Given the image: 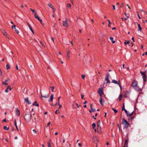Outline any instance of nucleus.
<instances>
[{
	"mask_svg": "<svg viewBox=\"0 0 147 147\" xmlns=\"http://www.w3.org/2000/svg\"><path fill=\"white\" fill-rule=\"evenodd\" d=\"M131 86L137 91H139L141 90V88L139 87L138 85V83L137 81H135L133 82L132 83Z\"/></svg>",
	"mask_w": 147,
	"mask_h": 147,
	"instance_id": "1",
	"label": "nucleus"
},
{
	"mask_svg": "<svg viewBox=\"0 0 147 147\" xmlns=\"http://www.w3.org/2000/svg\"><path fill=\"white\" fill-rule=\"evenodd\" d=\"M24 119L27 122H29L31 119V115L29 113L26 114L25 116Z\"/></svg>",
	"mask_w": 147,
	"mask_h": 147,
	"instance_id": "2",
	"label": "nucleus"
},
{
	"mask_svg": "<svg viewBox=\"0 0 147 147\" xmlns=\"http://www.w3.org/2000/svg\"><path fill=\"white\" fill-rule=\"evenodd\" d=\"M122 123L125 125V127L127 128L129 125V123L127 122V121L124 118L122 119Z\"/></svg>",
	"mask_w": 147,
	"mask_h": 147,
	"instance_id": "3",
	"label": "nucleus"
},
{
	"mask_svg": "<svg viewBox=\"0 0 147 147\" xmlns=\"http://www.w3.org/2000/svg\"><path fill=\"white\" fill-rule=\"evenodd\" d=\"M112 82L113 83H114L115 84H118L121 90H122L121 87V85L119 84L120 81L119 80H118V82L117 81L115 80H112Z\"/></svg>",
	"mask_w": 147,
	"mask_h": 147,
	"instance_id": "4",
	"label": "nucleus"
},
{
	"mask_svg": "<svg viewBox=\"0 0 147 147\" xmlns=\"http://www.w3.org/2000/svg\"><path fill=\"white\" fill-rule=\"evenodd\" d=\"M98 92L100 96V97H102L103 94V89L102 88H99L98 90Z\"/></svg>",
	"mask_w": 147,
	"mask_h": 147,
	"instance_id": "5",
	"label": "nucleus"
},
{
	"mask_svg": "<svg viewBox=\"0 0 147 147\" xmlns=\"http://www.w3.org/2000/svg\"><path fill=\"white\" fill-rule=\"evenodd\" d=\"M62 24L64 27H65L66 28H68L69 26V24L67 22V21L66 20H65L63 21Z\"/></svg>",
	"mask_w": 147,
	"mask_h": 147,
	"instance_id": "6",
	"label": "nucleus"
},
{
	"mask_svg": "<svg viewBox=\"0 0 147 147\" xmlns=\"http://www.w3.org/2000/svg\"><path fill=\"white\" fill-rule=\"evenodd\" d=\"M30 10L32 11L33 14H34V17L35 18H39V17L37 15L36 12L34 10L32 9L31 8H30Z\"/></svg>",
	"mask_w": 147,
	"mask_h": 147,
	"instance_id": "7",
	"label": "nucleus"
},
{
	"mask_svg": "<svg viewBox=\"0 0 147 147\" xmlns=\"http://www.w3.org/2000/svg\"><path fill=\"white\" fill-rule=\"evenodd\" d=\"M109 74H107L106 76V77L105 78V80L106 81H107L106 84L109 83V84H110V81L109 80Z\"/></svg>",
	"mask_w": 147,
	"mask_h": 147,
	"instance_id": "8",
	"label": "nucleus"
},
{
	"mask_svg": "<svg viewBox=\"0 0 147 147\" xmlns=\"http://www.w3.org/2000/svg\"><path fill=\"white\" fill-rule=\"evenodd\" d=\"M140 73L142 76V78L143 79L144 81V82H145V81H146V75L145 74L144 72H141Z\"/></svg>",
	"mask_w": 147,
	"mask_h": 147,
	"instance_id": "9",
	"label": "nucleus"
},
{
	"mask_svg": "<svg viewBox=\"0 0 147 147\" xmlns=\"http://www.w3.org/2000/svg\"><path fill=\"white\" fill-rule=\"evenodd\" d=\"M48 5L53 10V13L55 12L56 11V9L51 3H49L48 4Z\"/></svg>",
	"mask_w": 147,
	"mask_h": 147,
	"instance_id": "10",
	"label": "nucleus"
},
{
	"mask_svg": "<svg viewBox=\"0 0 147 147\" xmlns=\"http://www.w3.org/2000/svg\"><path fill=\"white\" fill-rule=\"evenodd\" d=\"M104 100L102 98V97H100V102L102 106H103L104 105L103 103L104 102Z\"/></svg>",
	"mask_w": 147,
	"mask_h": 147,
	"instance_id": "11",
	"label": "nucleus"
},
{
	"mask_svg": "<svg viewBox=\"0 0 147 147\" xmlns=\"http://www.w3.org/2000/svg\"><path fill=\"white\" fill-rule=\"evenodd\" d=\"M123 110L125 112V113L126 114L127 116V117H129V116H131V115L133 114V112L131 113L128 114V112L125 109H124Z\"/></svg>",
	"mask_w": 147,
	"mask_h": 147,
	"instance_id": "12",
	"label": "nucleus"
},
{
	"mask_svg": "<svg viewBox=\"0 0 147 147\" xmlns=\"http://www.w3.org/2000/svg\"><path fill=\"white\" fill-rule=\"evenodd\" d=\"M97 130V132L99 134H100L101 133V130L100 126H98Z\"/></svg>",
	"mask_w": 147,
	"mask_h": 147,
	"instance_id": "13",
	"label": "nucleus"
},
{
	"mask_svg": "<svg viewBox=\"0 0 147 147\" xmlns=\"http://www.w3.org/2000/svg\"><path fill=\"white\" fill-rule=\"evenodd\" d=\"M125 94H124V96L125 97H128L129 95V92L128 91H126L125 92Z\"/></svg>",
	"mask_w": 147,
	"mask_h": 147,
	"instance_id": "14",
	"label": "nucleus"
},
{
	"mask_svg": "<svg viewBox=\"0 0 147 147\" xmlns=\"http://www.w3.org/2000/svg\"><path fill=\"white\" fill-rule=\"evenodd\" d=\"M9 89L10 90H11V88L9 86H7V88L5 90V92L6 93L8 92H9V91L8 90Z\"/></svg>",
	"mask_w": 147,
	"mask_h": 147,
	"instance_id": "15",
	"label": "nucleus"
},
{
	"mask_svg": "<svg viewBox=\"0 0 147 147\" xmlns=\"http://www.w3.org/2000/svg\"><path fill=\"white\" fill-rule=\"evenodd\" d=\"M16 114L18 116H19L20 115V112L18 109H16Z\"/></svg>",
	"mask_w": 147,
	"mask_h": 147,
	"instance_id": "16",
	"label": "nucleus"
},
{
	"mask_svg": "<svg viewBox=\"0 0 147 147\" xmlns=\"http://www.w3.org/2000/svg\"><path fill=\"white\" fill-rule=\"evenodd\" d=\"M41 95L42 97H44L45 98H48V97H49V95L48 94H47L45 95H43L41 93Z\"/></svg>",
	"mask_w": 147,
	"mask_h": 147,
	"instance_id": "17",
	"label": "nucleus"
},
{
	"mask_svg": "<svg viewBox=\"0 0 147 147\" xmlns=\"http://www.w3.org/2000/svg\"><path fill=\"white\" fill-rule=\"evenodd\" d=\"M27 24L30 29V30H31L33 34H34V32L32 30V28L31 26L28 23Z\"/></svg>",
	"mask_w": 147,
	"mask_h": 147,
	"instance_id": "18",
	"label": "nucleus"
},
{
	"mask_svg": "<svg viewBox=\"0 0 147 147\" xmlns=\"http://www.w3.org/2000/svg\"><path fill=\"white\" fill-rule=\"evenodd\" d=\"M28 98H25V101L28 104H30L31 103V102L28 100Z\"/></svg>",
	"mask_w": 147,
	"mask_h": 147,
	"instance_id": "19",
	"label": "nucleus"
},
{
	"mask_svg": "<svg viewBox=\"0 0 147 147\" xmlns=\"http://www.w3.org/2000/svg\"><path fill=\"white\" fill-rule=\"evenodd\" d=\"M128 143V141L126 140H125V144H124V146H125V147H127Z\"/></svg>",
	"mask_w": 147,
	"mask_h": 147,
	"instance_id": "20",
	"label": "nucleus"
},
{
	"mask_svg": "<svg viewBox=\"0 0 147 147\" xmlns=\"http://www.w3.org/2000/svg\"><path fill=\"white\" fill-rule=\"evenodd\" d=\"M137 24L138 27L139 28L138 29V30L140 31H141V27L140 25L138 23H137Z\"/></svg>",
	"mask_w": 147,
	"mask_h": 147,
	"instance_id": "21",
	"label": "nucleus"
},
{
	"mask_svg": "<svg viewBox=\"0 0 147 147\" xmlns=\"http://www.w3.org/2000/svg\"><path fill=\"white\" fill-rule=\"evenodd\" d=\"M109 38L110 40L112 41V42L113 43H114L115 42V41L113 40V38L111 36Z\"/></svg>",
	"mask_w": 147,
	"mask_h": 147,
	"instance_id": "22",
	"label": "nucleus"
},
{
	"mask_svg": "<svg viewBox=\"0 0 147 147\" xmlns=\"http://www.w3.org/2000/svg\"><path fill=\"white\" fill-rule=\"evenodd\" d=\"M54 97V95L53 94H52L51 95V98H50V101H53V99Z\"/></svg>",
	"mask_w": 147,
	"mask_h": 147,
	"instance_id": "23",
	"label": "nucleus"
},
{
	"mask_svg": "<svg viewBox=\"0 0 147 147\" xmlns=\"http://www.w3.org/2000/svg\"><path fill=\"white\" fill-rule=\"evenodd\" d=\"M33 105L37 107L39 106L38 104L37 103V102L36 101L33 104Z\"/></svg>",
	"mask_w": 147,
	"mask_h": 147,
	"instance_id": "24",
	"label": "nucleus"
},
{
	"mask_svg": "<svg viewBox=\"0 0 147 147\" xmlns=\"http://www.w3.org/2000/svg\"><path fill=\"white\" fill-rule=\"evenodd\" d=\"M88 58L87 57L85 59V62L86 63H89L90 62V60H88L87 59Z\"/></svg>",
	"mask_w": 147,
	"mask_h": 147,
	"instance_id": "25",
	"label": "nucleus"
},
{
	"mask_svg": "<svg viewBox=\"0 0 147 147\" xmlns=\"http://www.w3.org/2000/svg\"><path fill=\"white\" fill-rule=\"evenodd\" d=\"M6 68L7 69H9L10 68V65L9 63H7L6 65Z\"/></svg>",
	"mask_w": 147,
	"mask_h": 147,
	"instance_id": "26",
	"label": "nucleus"
},
{
	"mask_svg": "<svg viewBox=\"0 0 147 147\" xmlns=\"http://www.w3.org/2000/svg\"><path fill=\"white\" fill-rule=\"evenodd\" d=\"M3 128L5 130H8L9 129V127H7V126H5Z\"/></svg>",
	"mask_w": 147,
	"mask_h": 147,
	"instance_id": "27",
	"label": "nucleus"
},
{
	"mask_svg": "<svg viewBox=\"0 0 147 147\" xmlns=\"http://www.w3.org/2000/svg\"><path fill=\"white\" fill-rule=\"evenodd\" d=\"M122 94H120L119 95V100H121L122 98Z\"/></svg>",
	"mask_w": 147,
	"mask_h": 147,
	"instance_id": "28",
	"label": "nucleus"
},
{
	"mask_svg": "<svg viewBox=\"0 0 147 147\" xmlns=\"http://www.w3.org/2000/svg\"><path fill=\"white\" fill-rule=\"evenodd\" d=\"M3 34L5 35V36H7V33L5 31H4V30H3Z\"/></svg>",
	"mask_w": 147,
	"mask_h": 147,
	"instance_id": "29",
	"label": "nucleus"
},
{
	"mask_svg": "<svg viewBox=\"0 0 147 147\" xmlns=\"http://www.w3.org/2000/svg\"><path fill=\"white\" fill-rule=\"evenodd\" d=\"M140 11L141 12H142L143 13H144V14L146 15H147V12L145 11H144L142 9H140Z\"/></svg>",
	"mask_w": 147,
	"mask_h": 147,
	"instance_id": "30",
	"label": "nucleus"
},
{
	"mask_svg": "<svg viewBox=\"0 0 147 147\" xmlns=\"http://www.w3.org/2000/svg\"><path fill=\"white\" fill-rule=\"evenodd\" d=\"M100 120H99L97 123V126H100Z\"/></svg>",
	"mask_w": 147,
	"mask_h": 147,
	"instance_id": "31",
	"label": "nucleus"
},
{
	"mask_svg": "<svg viewBox=\"0 0 147 147\" xmlns=\"http://www.w3.org/2000/svg\"><path fill=\"white\" fill-rule=\"evenodd\" d=\"M67 57L69 58V52L68 51L67 53Z\"/></svg>",
	"mask_w": 147,
	"mask_h": 147,
	"instance_id": "32",
	"label": "nucleus"
},
{
	"mask_svg": "<svg viewBox=\"0 0 147 147\" xmlns=\"http://www.w3.org/2000/svg\"><path fill=\"white\" fill-rule=\"evenodd\" d=\"M107 21L109 22V24H108V26L109 27H110L111 22L110 20H108Z\"/></svg>",
	"mask_w": 147,
	"mask_h": 147,
	"instance_id": "33",
	"label": "nucleus"
},
{
	"mask_svg": "<svg viewBox=\"0 0 147 147\" xmlns=\"http://www.w3.org/2000/svg\"><path fill=\"white\" fill-rule=\"evenodd\" d=\"M96 125L94 123H93L92 124V127L93 129H94V128L95 127Z\"/></svg>",
	"mask_w": 147,
	"mask_h": 147,
	"instance_id": "34",
	"label": "nucleus"
},
{
	"mask_svg": "<svg viewBox=\"0 0 147 147\" xmlns=\"http://www.w3.org/2000/svg\"><path fill=\"white\" fill-rule=\"evenodd\" d=\"M48 147H51V143L49 142H47Z\"/></svg>",
	"mask_w": 147,
	"mask_h": 147,
	"instance_id": "35",
	"label": "nucleus"
},
{
	"mask_svg": "<svg viewBox=\"0 0 147 147\" xmlns=\"http://www.w3.org/2000/svg\"><path fill=\"white\" fill-rule=\"evenodd\" d=\"M81 77L83 79H84L85 78V75L84 74L82 75L81 76Z\"/></svg>",
	"mask_w": 147,
	"mask_h": 147,
	"instance_id": "36",
	"label": "nucleus"
},
{
	"mask_svg": "<svg viewBox=\"0 0 147 147\" xmlns=\"http://www.w3.org/2000/svg\"><path fill=\"white\" fill-rule=\"evenodd\" d=\"M50 88H51V91L53 92H54V87H50Z\"/></svg>",
	"mask_w": 147,
	"mask_h": 147,
	"instance_id": "37",
	"label": "nucleus"
},
{
	"mask_svg": "<svg viewBox=\"0 0 147 147\" xmlns=\"http://www.w3.org/2000/svg\"><path fill=\"white\" fill-rule=\"evenodd\" d=\"M32 131L34 134H36V131L35 129H33Z\"/></svg>",
	"mask_w": 147,
	"mask_h": 147,
	"instance_id": "38",
	"label": "nucleus"
},
{
	"mask_svg": "<svg viewBox=\"0 0 147 147\" xmlns=\"http://www.w3.org/2000/svg\"><path fill=\"white\" fill-rule=\"evenodd\" d=\"M124 43L125 44H129V41H127L126 42H124Z\"/></svg>",
	"mask_w": 147,
	"mask_h": 147,
	"instance_id": "39",
	"label": "nucleus"
},
{
	"mask_svg": "<svg viewBox=\"0 0 147 147\" xmlns=\"http://www.w3.org/2000/svg\"><path fill=\"white\" fill-rule=\"evenodd\" d=\"M59 113V112L58 110H56L55 111V113L56 114H57L58 113Z\"/></svg>",
	"mask_w": 147,
	"mask_h": 147,
	"instance_id": "40",
	"label": "nucleus"
},
{
	"mask_svg": "<svg viewBox=\"0 0 147 147\" xmlns=\"http://www.w3.org/2000/svg\"><path fill=\"white\" fill-rule=\"evenodd\" d=\"M125 15L126 16V17L127 18H129V15L127 14V13H125Z\"/></svg>",
	"mask_w": 147,
	"mask_h": 147,
	"instance_id": "41",
	"label": "nucleus"
},
{
	"mask_svg": "<svg viewBox=\"0 0 147 147\" xmlns=\"http://www.w3.org/2000/svg\"><path fill=\"white\" fill-rule=\"evenodd\" d=\"M38 19V20H39L40 22L41 23V24L42 25H43V24L42 23V20L41 19Z\"/></svg>",
	"mask_w": 147,
	"mask_h": 147,
	"instance_id": "42",
	"label": "nucleus"
},
{
	"mask_svg": "<svg viewBox=\"0 0 147 147\" xmlns=\"http://www.w3.org/2000/svg\"><path fill=\"white\" fill-rule=\"evenodd\" d=\"M12 28V29H13V28H14L15 29H16V26L15 25H14L13 26H11Z\"/></svg>",
	"mask_w": 147,
	"mask_h": 147,
	"instance_id": "43",
	"label": "nucleus"
},
{
	"mask_svg": "<svg viewBox=\"0 0 147 147\" xmlns=\"http://www.w3.org/2000/svg\"><path fill=\"white\" fill-rule=\"evenodd\" d=\"M15 31H16V33L17 34H18L19 33V31L18 30L16 29H16H15Z\"/></svg>",
	"mask_w": 147,
	"mask_h": 147,
	"instance_id": "44",
	"label": "nucleus"
},
{
	"mask_svg": "<svg viewBox=\"0 0 147 147\" xmlns=\"http://www.w3.org/2000/svg\"><path fill=\"white\" fill-rule=\"evenodd\" d=\"M58 105H59V109H60L62 107V105H61L60 104V103H58Z\"/></svg>",
	"mask_w": 147,
	"mask_h": 147,
	"instance_id": "45",
	"label": "nucleus"
},
{
	"mask_svg": "<svg viewBox=\"0 0 147 147\" xmlns=\"http://www.w3.org/2000/svg\"><path fill=\"white\" fill-rule=\"evenodd\" d=\"M112 109L114 111V112L115 113H116L117 112V110L115 109Z\"/></svg>",
	"mask_w": 147,
	"mask_h": 147,
	"instance_id": "46",
	"label": "nucleus"
},
{
	"mask_svg": "<svg viewBox=\"0 0 147 147\" xmlns=\"http://www.w3.org/2000/svg\"><path fill=\"white\" fill-rule=\"evenodd\" d=\"M67 7H68L70 8L71 7V5L69 3L67 5Z\"/></svg>",
	"mask_w": 147,
	"mask_h": 147,
	"instance_id": "47",
	"label": "nucleus"
},
{
	"mask_svg": "<svg viewBox=\"0 0 147 147\" xmlns=\"http://www.w3.org/2000/svg\"><path fill=\"white\" fill-rule=\"evenodd\" d=\"M40 43L41 44V45H42V47H45V45L43 44V43H42V42H41V41H40Z\"/></svg>",
	"mask_w": 147,
	"mask_h": 147,
	"instance_id": "48",
	"label": "nucleus"
},
{
	"mask_svg": "<svg viewBox=\"0 0 147 147\" xmlns=\"http://www.w3.org/2000/svg\"><path fill=\"white\" fill-rule=\"evenodd\" d=\"M58 102H57L55 104V105H53V104H52V105L54 106H56V105H58Z\"/></svg>",
	"mask_w": 147,
	"mask_h": 147,
	"instance_id": "49",
	"label": "nucleus"
},
{
	"mask_svg": "<svg viewBox=\"0 0 147 147\" xmlns=\"http://www.w3.org/2000/svg\"><path fill=\"white\" fill-rule=\"evenodd\" d=\"M15 126H17L16 119H15Z\"/></svg>",
	"mask_w": 147,
	"mask_h": 147,
	"instance_id": "50",
	"label": "nucleus"
},
{
	"mask_svg": "<svg viewBox=\"0 0 147 147\" xmlns=\"http://www.w3.org/2000/svg\"><path fill=\"white\" fill-rule=\"evenodd\" d=\"M3 84H5V85H7L8 84L7 83H5L3 82H2Z\"/></svg>",
	"mask_w": 147,
	"mask_h": 147,
	"instance_id": "51",
	"label": "nucleus"
},
{
	"mask_svg": "<svg viewBox=\"0 0 147 147\" xmlns=\"http://www.w3.org/2000/svg\"><path fill=\"white\" fill-rule=\"evenodd\" d=\"M50 123H51V122H49V123H48V124H47V126L46 127H49L50 125Z\"/></svg>",
	"mask_w": 147,
	"mask_h": 147,
	"instance_id": "52",
	"label": "nucleus"
},
{
	"mask_svg": "<svg viewBox=\"0 0 147 147\" xmlns=\"http://www.w3.org/2000/svg\"><path fill=\"white\" fill-rule=\"evenodd\" d=\"M124 109H125V106H124V103L123 106V107H122V110L123 111V110Z\"/></svg>",
	"mask_w": 147,
	"mask_h": 147,
	"instance_id": "53",
	"label": "nucleus"
},
{
	"mask_svg": "<svg viewBox=\"0 0 147 147\" xmlns=\"http://www.w3.org/2000/svg\"><path fill=\"white\" fill-rule=\"evenodd\" d=\"M60 97H59L58 98V102L59 103V100H60Z\"/></svg>",
	"mask_w": 147,
	"mask_h": 147,
	"instance_id": "54",
	"label": "nucleus"
},
{
	"mask_svg": "<svg viewBox=\"0 0 147 147\" xmlns=\"http://www.w3.org/2000/svg\"><path fill=\"white\" fill-rule=\"evenodd\" d=\"M134 118V117H131L130 119L131 120H132Z\"/></svg>",
	"mask_w": 147,
	"mask_h": 147,
	"instance_id": "55",
	"label": "nucleus"
},
{
	"mask_svg": "<svg viewBox=\"0 0 147 147\" xmlns=\"http://www.w3.org/2000/svg\"><path fill=\"white\" fill-rule=\"evenodd\" d=\"M112 7H113V9L114 10H115V5H112Z\"/></svg>",
	"mask_w": 147,
	"mask_h": 147,
	"instance_id": "56",
	"label": "nucleus"
},
{
	"mask_svg": "<svg viewBox=\"0 0 147 147\" xmlns=\"http://www.w3.org/2000/svg\"><path fill=\"white\" fill-rule=\"evenodd\" d=\"M84 96L83 94H81V98L82 99H83V97H84Z\"/></svg>",
	"mask_w": 147,
	"mask_h": 147,
	"instance_id": "57",
	"label": "nucleus"
},
{
	"mask_svg": "<svg viewBox=\"0 0 147 147\" xmlns=\"http://www.w3.org/2000/svg\"><path fill=\"white\" fill-rule=\"evenodd\" d=\"M76 105L77 106V107H78V108H79V106L78 105V103H76Z\"/></svg>",
	"mask_w": 147,
	"mask_h": 147,
	"instance_id": "58",
	"label": "nucleus"
},
{
	"mask_svg": "<svg viewBox=\"0 0 147 147\" xmlns=\"http://www.w3.org/2000/svg\"><path fill=\"white\" fill-rule=\"evenodd\" d=\"M78 145L79 146H82V144L80 143H79L78 144Z\"/></svg>",
	"mask_w": 147,
	"mask_h": 147,
	"instance_id": "59",
	"label": "nucleus"
},
{
	"mask_svg": "<svg viewBox=\"0 0 147 147\" xmlns=\"http://www.w3.org/2000/svg\"><path fill=\"white\" fill-rule=\"evenodd\" d=\"M51 39L53 41L54 43V40L53 39V38L52 37H51Z\"/></svg>",
	"mask_w": 147,
	"mask_h": 147,
	"instance_id": "60",
	"label": "nucleus"
},
{
	"mask_svg": "<svg viewBox=\"0 0 147 147\" xmlns=\"http://www.w3.org/2000/svg\"><path fill=\"white\" fill-rule=\"evenodd\" d=\"M87 101H85L83 103V104H86L87 103Z\"/></svg>",
	"mask_w": 147,
	"mask_h": 147,
	"instance_id": "61",
	"label": "nucleus"
},
{
	"mask_svg": "<svg viewBox=\"0 0 147 147\" xmlns=\"http://www.w3.org/2000/svg\"><path fill=\"white\" fill-rule=\"evenodd\" d=\"M92 104H91L90 105V108L91 109H92Z\"/></svg>",
	"mask_w": 147,
	"mask_h": 147,
	"instance_id": "62",
	"label": "nucleus"
},
{
	"mask_svg": "<svg viewBox=\"0 0 147 147\" xmlns=\"http://www.w3.org/2000/svg\"><path fill=\"white\" fill-rule=\"evenodd\" d=\"M132 40H133V42H134V37H132Z\"/></svg>",
	"mask_w": 147,
	"mask_h": 147,
	"instance_id": "63",
	"label": "nucleus"
},
{
	"mask_svg": "<svg viewBox=\"0 0 147 147\" xmlns=\"http://www.w3.org/2000/svg\"><path fill=\"white\" fill-rule=\"evenodd\" d=\"M16 129H17V130L18 131L19 130V129H18V128L17 126H16Z\"/></svg>",
	"mask_w": 147,
	"mask_h": 147,
	"instance_id": "64",
	"label": "nucleus"
}]
</instances>
